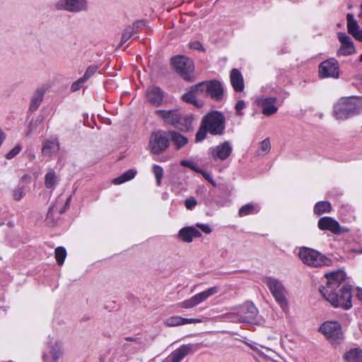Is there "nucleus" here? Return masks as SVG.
Here are the masks:
<instances>
[{
  "label": "nucleus",
  "mask_w": 362,
  "mask_h": 362,
  "mask_svg": "<svg viewBox=\"0 0 362 362\" xmlns=\"http://www.w3.org/2000/svg\"><path fill=\"white\" fill-rule=\"evenodd\" d=\"M6 134L3 132V130L0 128V144L2 145L3 142L6 139Z\"/></svg>",
  "instance_id": "5fc2aeb1"
},
{
  "label": "nucleus",
  "mask_w": 362,
  "mask_h": 362,
  "mask_svg": "<svg viewBox=\"0 0 362 362\" xmlns=\"http://www.w3.org/2000/svg\"><path fill=\"white\" fill-rule=\"evenodd\" d=\"M44 92L42 90H37L32 97L30 110L35 111L40 105L43 99Z\"/></svg>",
  "instance_id": "72a5a7b5"
},
{
  "label": "nucleus",
  "mask_w": 362,
  "mask_h": 362,
  "mask_svg": "<svg viewBox=\"0 0 362 362\" xmlns=\"http://www.w3.org/2000/svg\"><path fill=\"white\" fill-rule=\"evenodd\" d=\"M98 67L96 65L89 66L83 76H82L83 79L86 82L93 74L97 71Z\"/></svg>",
  "instance_id": "79ce46f5"
},
{
  "label": "nucleus",
  "mask_w": 362,
  "mask_h": 362,
  "mask_svg": "<svg viewBox=\"0 0 362 362\" xmlns=\"http://www.w3.org/2000/svg\"><path fill=\"white\" fill-rule=\"evenodd\" d=\"M71 197L59 196L53 205L49 209L47 218L52 221L59 218V215L69 206Z\"/></svg>",
  "instance_id": "f3484780"
},
{
  "label": "nucleus",
  "mask_w": 362,
  "mask_h": 362,
  "mask_svg": "<svg viewBox=\"0 0 362 362\" xmlns=\"http://www.w3.org/2000/svg\"><path fill=\"white\" fill-rule=\"evenodd\" d=\"M197 173H201L207 181H209L214 186H216V182L214 180L210 173L204 171L202 169L201 171H198Z\"/></svg>",
  "instance_id": "3c124183"
},
{
  "label": "nucleus",
  "mask_w": 362,
  "mask_h": 362,
  "mask_svg": "<svg viewBox=\"0 0 362 362\" xmlns=\"http://www.w3.org/2000/svg\"><path fill=\"white\" fill-rule=\"evenodd\" d=\"M251 347H252V349H253L254 350L257 349L256 346H251Z\"/></svg>",
  "instance_id": "bf43d9fd"
},
{
  "label": "nucleus",
  "mask_w": 362,
  "mask_h": 362,
  "mask_svg": "<svg viewBox=\"0 0 362 362\" xmlns=\"http://www.w3.org/2000/svg\"><path fill=\"white\" fill-rule=\"evenodd\" d=\"M203 320L200 318H184L183 317V325L186 324L192 323H201Z\"/></svg>",
  "instance_id": "603ef678"
},
{
  "label": "nucleus",
  "mask_w": 362,
  "mask_h": 362,
  "mask_svg": "<svg viewBox=\"0 0 362 362\" xmlns=\"http://www.w3.org/2000/svg\"><path fill=\"white\" fill-rule=\"evenodd\" d=\"M319 331L324 334L332 346H338L344 340L341 325L337 321L328 320L323 322L320 327Z\"/></svg>",
  "instance_id": "423d86ee"
},
{
  "label": "nucleus",
  "mask_w": 362,
  "mask_h": 362,
  "mask_svg": "<svg viewBox=\"0 0 362 362\" xmlns=\"http://www.w3.org/2000/svg\"><path fill=\"white\" fill-rule=\"evenodd\" d=\"M58 10L71 13L86 11L88 9V0H59L55 4Z\"/></svg>",
  "instance_id": "4468645a"
},
{
  "label": "nucleus",
  "mask_w": 362,
  "mask_h": 362,
  "mask_svg": "<svg viewBox=\"0 0 362 362\" xmlns=\"http://www.w3.org/2000/svg\"><path fill=\"white\" fill-rule=\"evenodd\" d=\"M172 64L177 73L185 80H193L194 67L192 59L184 56H177L172 59Z\"/></svg>",
  "instance_id": "9d476101"
},
{
  "label": "nucleus",
  "mask_w": 362,
  "mask_h": 362,
  "mask_svg": "<svg viewBox=\"0 0 362 362\" xmlns=\"http://www.w3.org/2000/svg\"><path fill=\"white\" fill-rule=\"evenodd\" d=\"M189 47L193 49L200 50L202 49V45L199 42L195 41L189 44Z\"/></svg>",
  "instance_id": "864d4df0"
},
{
  "label": "nucleus",
  "mask_w": 362,
  "mask_h": 362,
  "mask_svg": "<svg viewBox=\"0 0 362 362\" xmlns=\"http://www.w3.org/2000/svg\"><path fill=\"white\" fill-rule=\"evenodd\" d=\"M202 233L194 226L182 228L177 234V238L185 243H191L194 238L201 237Z\"/></svg>",
  "instance_id": "b1692460"
},
{
  "label": "nucleus",
  "mask_w": 362,
  "mask_h": 362,
  "mask_svg": "<svg viewBox=\"0 0 362 362\" xmlns=\"http://www.w3.org/2000/svg\"><path fill=\"white\" fill-rule=\"evenodd\" d=\"M21 150H22V146L21 144H17L15 147H13L11 151H9L6 153L5 157L7 159L11 160V159L13 158L14 157H16L18 154H19L20 152L21 151Z\"/></svg>",
  "instance_id": "37998d69"
},
{
  "label": "nucleus",
  "mask_w": 362,
  "mask_h": 362,
  "mask_svg": "<svg viewBox=\"0 0 362 362\" xmlns=\"http://www.w3.org/2000/svg\"><path fill=\"white\" fill-rule=\"evenodd\" d=\"M206 132H208L207 129L201 124V127L196 134V141L199 142L204 140L206 137Z\"/></svg>",
  "instance_id": "a18cd8bd"
},
{
  "label": "nucleus",
  "mask_w": 362,
  "mask_h": 362,
  "mask_svg": "<svg viewBox=\"0 0 362 362\" xmlns=\"http://www.w3.org/2000/svg\"><path fill=\"white\" fill-rule=\"evenodd\" d=\"M169 146V138L163 131L151 134L149 141V149L153 154L158 155Z\"/></svg>",
  "instance_id": "f8f14e48"
},
{
  "label": "nucleus",
  "mask_w": 362,
  "mask_h": 362,
  "mask_svg": "<svg viewBox=\"0 0 362 362\" xmlns=\"http://www.w3.org/2000/svg\"><path fill=\"white\" fill-rule=\"evenodd\" d=\"M59 149L58 141L56 139L46 140L42 144V153L45 156H52Z\"/></svg>",
  "instance_id": "a878e982"
},
{
  "label": "nucleus",
  "mask_w": 362,
  "mask_h": 362,
  "mask_svg": "<svg viewBox=\"0 0 362 362\" xmlns=\"http://www.w3.org/2000/svg\"><path fill=\"white\" fill-rule=\"evenodd\" d=\"M198 88L202 95H209L216 100H220L223 96V89L217 81H204L198 83Z\"/></svg>",
  "instance_id": "ddd939ff"
},
{
  "label": "nucleus",
  "mask_w": 362,
  "mask_h": 362,
  "mask_svg": "<svg viewBox=\"0 0 362 362\" xmlns=\"http://www.w3.org/2000/svg\"><path fill=\"white\" fill-rule=\"evenodd\" d=\"M45 184L47 188H52L57 183V176L53 170H49L45 177Z\"/></svg>",
  "instance_id": "e433bc0d"
},
{
  "label": "nucleus",
  "mask_w": 362,
  "mask_h": 362,
  "mask_svg": "<svg viewBox=\"0 0 362 362\" xmlns=\"http://www.w3.org/2000/svg\"><path fill=\"white\" fill-rule=\"evenodd\" d=\"M219 291L220 288L218 286L211 287L206 291L195 294L189 299L179 303L178 306L185 309H190L194 308L195 306L205 301L209 297L218 293Z\"/></svg>",
  "instance_id": "9b49d317"
},
{
  "label": "nucleus",
  "mask_w": 362,
  "mask_h": 362,
  "mask_svg": "<svg viewBox=\"0 0 362 362\" xmlns=\"http://www.w3.org/2000/svg\"><path fill=\"white\" fill-rule=\"evenodd\" d=\"M324 298L334 308L349 310L353 305L351 287L349 285H342L337 291L327 293Z\"/></svg>",
  "instance_id": "20e7f679"
},
{
  "label": "nucleus",
  "mask_w": 362,
  "mask_h": 362,
  "mask_svg": "<svg viewBox=\"0 0 362 362\" xmlns=\"http://www.w3.org/2000/svg\"><path fill=\"white\" fill-rule=\"evenodd\" d=\"M202 124L209 133L220 135L225 129V117L220 112L212 111L203 117Z\"/></svg>",
  "instance_id": "6e6552de"
},
{
  "label": "nucleus",
  "mask_w": 362,
  "mask_h": 362,
  "mask_svg": "<svg viewBox=\"0 0 362 362\" xmlns=\"http://www.w3.org/2000/svg\"><path fill=\"white\" fill-rule=\"evenodd\" d=\"M261 209V206L257 203H248L243 206L238 211V216L240 217L246 216L248 215H253L257 214Z\"/></svg>",
  "instance_id": "c85d7f7f"
},
{
  "label": "nucleus",
  "mask_w": 362,
  "mask_h": 362,
  "mask_svg": "<svg viewBox=\"0 0 362 362\" xmlns=\"http://www.w3.org/2000/svg\"><path fill=\"white\" fill-rule=\"evenodd\" d=\"M134 33L135 30L134 27H127L122 33L119 47H122L123 45H124L132 37L134 36Z\"/></svg>",
  "instance_id": "58836bf2"
},
{
  "label": "nucleus",
  "mask_w": 362,
  "mask_h": 362,
  "mask_svg": "<svg viewBox=\"0 0 362 362\" xmlns=\"http://www.w3.org/2000/svg\"><path fill=\"white\" fill-rule=\"evenodd\" d=\"M298 255L304 264L311 267H320L332 264V260L329 258L311 248H300Z\"/></svg>",
  "instance_id": "0eeeda50"
},
{
  "label": "nucleus",
  "mask_w": 362,
  "mask_h": 362,
  "mask_svg": "<svg viewBox=\"0 0 362 362\" xmlns=\"http://www.w3.org/2000/svg\"><path fill=\"white\" fill-rule=\"evenodd\" d=\"M319 74L321 78H338L339 66L337 59L329 58L319 66Z\"/></svg>",
  "instance_id": "a211bd4d"
},
{
  "label": "nucleus",
  "mask_w": 362,
  "mask_h": 362,
  "mask_svg": "<svg viewBox=\"0 0 362 362\" xmlns=\"http://www.w3.org/2000/svg\"><path fill=\"white\" fill-rule=\"evenodd\" d=\"M362 110V103L355 98L340 99L334 106V115L338 120H344L358 114Z\"/></svg>",
  "instance_id": "f03ea898"
},
{
  "label": "nucleus",
  "mask_w": 362,
  "mask_h": 362,
  "mask_svg": "<svg viewBox=\"0 0 362 362\" xmlns=\"http://www.w3.org/2000/svg\"><path fill=\"white\" fill-rule=\"evenodd\" d=\"M230 83L237 92H240L244 88V81L241 73L236 69H233L230 75Z\"/></svg>",
  "instance_id": "cd10ccee"
},
{
  "label": "nucleus",
  "mask_w": 362,
  "mask_h": 362,
  "mask_svg": "<svg viewBox=\"0 0 362 362\" xmlns=\"http://www.w3.org/2000/svg\"><path fill=\"white\" fill-rule=\"evenodd\" d=\"M156 115L160 117L165 123L177 125L182 130H189L193 121L191 115H182L178 110H157Z\"/></svg>",
  "instance_id": "7ed1b4c3"
},
{
  "label": "nucleus",
  "mask_w": 362,
  "mask_h": 362,
  "mask_svg": "<svg viewBox=\"0 0 362 362\" xmlns=\"http://www.w3.org/2000/svg\"><path fill=\"white\" fill-rule=\"evenodd\" d=\"M359 60H360V62H362V54L359 57Z\"/></svg>",
  "instance_id": "13d9d810"
},
{
  "label": "nucleus",
  "mask_w": 362,
  "mask_h": 362,
  "mask_svg": "<svg viewBox=\"0 0 362 362\" xmlns=\"http://www.w3.org/2000/svg\"><path fill=\"white\" fill-rule=\"evenodd\" d=\"M232 151V145L229 141H226L218 145L209 148L208 155L214 161H223L230 156Z\"/></svg>",
  "instance_id": "2eb2a0df"
},
{
  "label": "nucleus",
  "mask_w": 362,
  "mask_h": 362,
  "mask_svg": "<svg viewBox=\"0 0 362 362\" xmlns=\"http://www.w3.org/2000/svg\"><path fill=\"white\" fill-rule=\"evenodd\" d=\"M346 278V274L342 270H337L325 274V285H322L319 291L324 296L327 293H332L340 288Z\"/></svg>",
  "instance_id": "1a4fd4ad"
},
{
  "label": "nucleus",
  "mask_w": 362,
  "mask_h": 362,
  "mask_svg": "<svg viewBox=\"0 0 362 362\" xmlns=\"http://www.w3.org/2000/svg\"><path fill=\"white\" fill-rule=\"evenodd\" d=\"M356 297L358 298L359 300L362 302V289L360 288H358Z\"/></svg>",
  "instance_id": "6e6d98bb"
},
{
  "label": "nucleus",
  "mask_w": 362,
  "mask_h": 362,
  "mask_svg": "<svg viewBox=\"0 0 362 362\" xmlns=\"http://www.w3.org/2000/svg\"><path fill=\"white\" fill-rule=\"evenodd\" d=\"M152 172L156 179L157 185H160L163 176V169L161 166L154 164L152 166Z\"/></svg>",
  "instance_id": "a19ab883"
},
{
  "label": "nucleus",
  "mask_w": 362,
  "mask_h": 362,
  "mask_svg": "<svg viewBox=\"0 0 362 362\" xmlns=\"http://www.w3.org/2000/svg\"><path fill=\"white\" fill-rule=\"evenodd\" d=\"M164 324L168 327H176L183 325V317L177 315L172 316L164 321Z\"/></svg>",
  "instance_id": "4c0bfd02"
},
{
  "label": "nucleus",
  "mask_w": 362,
  "mask_h": 362,
  "mask_svg": "<svg viewBox=\"0 0 362 362\" xmlns=\"http://www.w3.org/2000/svg\"><path fill=\"white\" fill-rule=\"evenodd\" d=\"M27 178V175L23 176L21 182L13 189V197L15 200H21L25 194V187L23 184V182Z\"/></svg>",
  "instance_id": "f704fd0d"
},
{
  "label": "nucleus",
  "mask_w": 362,
  "mask_h": 362,
  "mask_svg": "<svg viewBox=\"0 0 362 362\" xmlns=\"http://www.w3.org/2000/svg\"><path fill=\"white\" fill-rule=\"evenodd\" d=\"M344 359L346 362H362V349L353 348L346 351Z\"/></svg>",
  "instance_id": "c756f323"
},
{
  "label": "nucleus",
  "mask_w": 362,
  "mask_h": 362,
  "mask_svg": "<svg viewBox=\"0 0 362 362\" xmlns=\"http://www.w3.org/2000/svg\"><path fill=\"white\" fill-rule=\"evenodd\" d=\"M332 205L327 201H320L317 202L314 206V213L316 215H321L325 213H329L332 211Z\"/></svg>",
  "instance_id": "473e14b6"
},
{
  "label": "nucleus",
  "mask_w": 362,
  "mask_h": 362,
  "mask_svg": "<svg viewBox=\"0 0 362 362\" xmlns=\"http://www.w3.org/2000/svg\"><path fill=\"white\" fill-rule=\"evenodd\" d=\"M199 348L197 344H182L179 348L173 351L167 358L170 362H181V361L187 355L193 354Z\"/></svg>",
  "instance_id": "412c9836"
},
{
  "label": "nucleus",
  "mask_w": 362,
  "mask_h": 362,
  "mask_svg": "<svg viewBox=\"0 0 362 362\" xmlns=\"http://www.w3.org/2000/svg\"><path fill=\"white\" fill-rule=\"evenodd\" d=\"M86 83L85 80L83 79V78H80L76 81L74 82L71 86V91L74 92L78 90H79L81 88L83 87L84 83Z\"/></svg>",
  "instance_id": "49530a36"
},
{
  "label": "nucleus",
  "mask_w": 362,
  "mask_h": 362,
  "mask_svg": "<svg viewBox=\"0 0 362 362\" xmlns=\"http://www.w3.org/2000/svg\"><path fill=\"white\" fill-rule=\"evenodd\" d=\"M180 165L182 166L188 167L191 170H192L197 173L198 171H201V169L197 166V165L192 160H182L180 161Z\"/></svg>",
  "instance_id": "c03bdc74"
},
{
  "label": "nucleus",
  "mask_w": 362,
  "mask_h": 362,
  "mask_svg": "<svg viewBox=\"0 0 362 362\" xmlns=\"http://www.w3.org/2000/svg\"><path fill=\"white\" fill-rule=\"evenodd\" d=\"M163 97V91L157 86H151L146 91L147 101L156 107L161 105Z\"/></svg>",
  "instance_id": "5701e85b"
},
{
  "label": "nucleus",
  "mask_w": 362,
  "mask_h": 362,
  "mask_svg": "<svg viewBox=\"0 0 362 362\" xmlns=\"http://www.w3.org/2000/svg\"><path fill=\"white\" fill-rule=\"evenodd\" d=\"M337 39L340 46L337 52L338 57H345L354 54L356 52V49L351 38L345 33H339Z\"/></svg>",
  "instance_id": "aec40b11"
},
{
  "label": "nucleus",
  "mask_w": 362,
  "mask_h": 362,
  "mask_svg": "<svg viewBox=\"0 0 362 362\" xmlns=\"http://www.w3.org/2000/svg\"><path fill=\"white\" fill-rule=\"evenodd\" d=\"M197 204V200L194 197L188 198L185 202V206L187 209L192 210Z\"/></svg>",
  "instance_id": "de8ad7c7"
},
{
  "label": "nucleus",
  "mask_w": 362,
  "mask_h": 362,
  "mask_svg": "<svg viewBox=\"0 0 362 362\" xmlns=\"http://www.w3.org/2000/svg\"><path fill=\"white\" fill-rule=\"evenodd\" d=\"M198 95H202V94L200 93V90L198 88V84H197L192 86L187 93L182 95V100L185 102L194 104L197 107H200L202 106V104L199 103L197 100V96Z\"/></svg>",
  "instance_id": "bb28decb"
},
{
  "label": "nucleus",
  "mask_w": 362,
  "mask_h": 362,
  "mask_svg": "<svg viewBox=\"0 0 362 362\" xmlns=\"http://www.w3.org/2000/svg\"><path fill=\"white\" fill-rule=\"evenodd\" d=\"M64 350L63 344L59 341L50 342L47 345V349L42 354L43 362H58L63 356Z\"/></svg>",
  "instance_id": "dca6fc26"
},
{
  "label": "nucleus",
  "mask_w": 362,
  "mask_h": 362,
  "mask_svg": "<svg viewBox=\"0 0 362 362\" xmlns=\"http://www.w3.org/2000/svg\"><path fill=\"white\" fill-rule=\"evenodd\" d=\"M271 150V144H270V139L269 138L264 139L259 144V147L257 151V154L258 156H265Z\"/></svg>",
  "instance_id": "c9c22d12"
},
{
  "label": "nucleus",
  "mask_w": 362,
  "mask_h": 362,
  "mask_svg": "<svg viewBox=\"0 0 362 362\" xmlns=\"http://www.w3.org/2000/svg\"><path fill=\"white\" fill-rule=\"evenodd\" d=\"M262 282L267 286L275 300L284 311L288 310L287 291L283 283L274 277L265 276Z\"/></svg>",
  "instance_id": "39448f33"
},
{
  "label": "nucleus",
  "mask_w": 362,
  "mask_h": 362,
  "mask_svg": "<svg viewBox=\"0 0 362 362\" xmlns=\"http://www.w3.org/2000/svg\"><path fill=\"white\" fill-rule=\"evenodd\" d=\"M258 310L255 304L250 301L234 307L231 312L223 315L227 321L244 324H259Z\"/></svg>",
  "instance_id": "f257e3e1"
},
{
  "label": "nucleus",
  "mask_w": 362,
  "mask_h": 362,
  "mask_svg": "<svg viewBox=\"0 0 362 362\" xmlns=\"http://www.w3.org/2000/svg\"><path fill=\"white\" fill-rule=\"evenodd\" d=\"M317 226L322 230H329L334 234H341L348 231V229L341 227L337 221L329 216L320 218Z\"/></svg>",
  "instance_id": "4be33fe9"
},
{
  "label": "nucleus",
  "mask_w": 362,
  "mask_h": 362,
  "mask_svg": "<svg viewBox=\"0 0 362 362\" xmlns=\"http://www.w3.org/2000/svg\"><path fill=\"white\" fill-rule=\"evenodd\" d=\"M347 30L356 40L362 42V30L361 29L357 21L351 13L346 15Z\"/></svg>",
  "instance_id": "393cba45"
},
{
  "label": "nucleus",
  "mask_w": 362,
  "mask_h": 362,
  "mask_svg": "<svg viewBox=\"0 0 362 362\" xmlns=\"http://www.w3.org/2000/svg\"><path fill=\"white\" fill-rule=\"evenodd\" d=\"M196 226L197 228H199L200 230H202L204 233H206V234H209L212 231V230H211V227L209 226V225L206 224V223H198L196 224Z\"/></svg>",
  "instance_id": "09e8293b"
},
{
  "label": "nucleus",
  "mask_w": 362,
  "mask_h": 362,
  "mask_svg": "<svg viewBox=\"0 0 362 362\" xmlns=\"http://www.w3.org/2000/svg\"><path fill=\"white\" fill-rule=\"evenodd\" d=\"M66 257V251L63 247H58L55 249V258L57 263L62 265Z\"/></svg>",
  "instance_id": "ea45409f"
},
{
  "label": "nucleus",
  "mask_w": 362,
  "mask_h": 362,
  "mask_svg": "<svg viewBox=\"0 0 362 362\" xmlns=\"http://www.w3.org/2000/svg\"><path fill=\"white\" fill-rule=\"evenodd\" d=\"M245 103L243 100H238L235 105V110L238 115H243L242 110L244 109Z\"/></svg>",
  "instance_id": "8fccbe9b"
},
{
  "label": "nucleus",
  "mask_w": 362,
  "mask_h": 362,
  "mask_svg": "<svg viewBox=\"0 0 362 362\" xmlns=\"http://www.w3.org/2000/svg\"><path fill=\"white\" fill-rule=\"evenodd\" d=\"M255 103L262 109V112L265 116L275 114L279 109L276 105L277 99L275 97L257 96L255 98Z\"/></svg>",
  "instance_id": "6ab92c4d"
},
{
  "label": "nucleus",
  "mask_w": 362,
  "mask_h": 362,
  "mask_svg": "<svg viewBox=\"0 0 362 362\" xmlns=\"http://www.w3.org/2000/svg\"><path fill=\"white\" fill-rule=\"evenodd\" d=\"M136 175V170L134 169H130L122 173L120 176L115 178L112 180V183L115 185H121L127 181H129L135 177Z\"/></svg>",
  "instance_id": "2f4dec72"
},
{
  "label": "nucleus",
  "mask_w": 362,
  "mask_h": 362,
  "mask_svg": "<svg viewBox=\"0 0 362 362\" xmlns=\"http://www.w3.org/2000/svg\"><path fill=\"white\" fill-rule=\"evenodd\" d=\"M32 126H33V124L30 123L29 127H28V132L26 133V135L27 136H29L30 134H31L32 132H33V129H32Z\"/></svg>",
  "instance_id": "4d7b16f0"
},
{
  "label": "nucleus",
  "mask_w": 362,
  "mask_h": 362,
  "mask_svg": "<svg viewBox=\"0 0 362 362\" xmlns=\"http://www.w3.org/2000/svg\"><path fill=\"white\" fill-rule=\"evenodd\" d=\"M170 139L177 149H180L188 143V139L179 132L172 131L169 132Z\"/></svg>",
  "instance_id": "7c9ffc66"
}]
</instances>
